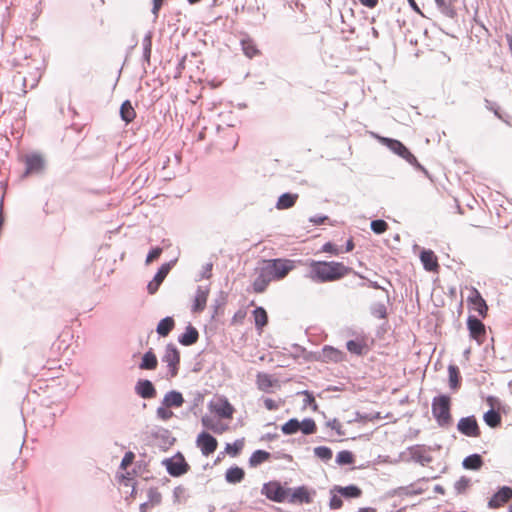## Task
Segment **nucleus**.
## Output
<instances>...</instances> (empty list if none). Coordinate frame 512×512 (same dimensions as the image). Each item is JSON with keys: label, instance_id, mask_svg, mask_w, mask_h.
Wrapping results in <instances>:
<instances>
[{"label": "nucleus", "instance_id": "f257e3e1", "mask_svg": "<svg viewBox=\"0 0 512 512\" xmlns=\"http://www.w3.org/2000/svg\"><path fill=\"white\" fill-rule=\"evenodd\" d=\"M309 270L305 277L315 283L338 281L348 275L352 268L337 261L310 260Z\"/></svg>", "mask_w": 512, "mask_h": 512}, {"label": "nucleus", "instance_id": "f03ea898", "mask_svg": "<svg viewBox=\"0 0 512 512\" xmlns=\"http://www.w3.org/2000/svg\"><path fill=\"white\" fill-rule=\"evenodd\" d=\"M378 139L384 146H386L394 154L403 158L410 165H412L417 171H420L423 174H425L427 177H429V172L427 171V169L418 162V160L414 156V154L400 140L394 139V138H389V137H383V136H379Z\"/></svg>", "mask_w": 512, "mask_h": 512}, {"label": "nucleus", "instance_id": "7ed1b4c3", "mask_svg": "<svg viewBox=\"0 0 512 512\" xmlns=\"http://www.w3.org/2000/svg\"><path fill=\"white\" fill-rule=\"evenodd\" d=\"M432 415L442 428L452 424L451 397L448 394H439L432 399Z\"/></svg>", "mask_w": 512, "mask_h": 512}, {"label": "nucleus", "instance_id": "20e7f679", "mask_svg": "<svg viewBox=\"0 0 512 512\" xmlns=\"http://www.w3.org/2000/svg\"><path fill=\"white\" fill-rule=\"evenodd\" d=\"M265 271L274 281L284 279L296 268V261L287 258H272L265 260Z\"/></svg>", "mask_w": 512, "mask_h": 512}, {"label": "nucleus", "instance_id": "39448f33", "mask_svg": "<svg viewBox=\"0 0 512 512\" xmlns=\"http://www.w3.org/2000/svg\"><path fill=\"white\" fill-rule=\"evenodd\" d=\"M288 492L287 482L283 483L279 480L265 482L261 488V494L274 503H286Z\"/></svg>", "mask_w": 512, "mask_h": 512}, {"label": "nucleus", "instance_id": "423d86ee", "mask_svg": "<svg viewBox=\"0 0 512 512\" xmlns=\"http://www.w3.org/2000/svg\"><path fill=\"white\" fill-rule=\"evenodd\" d=\"M161 464L166 468L167 473L172 477H181L190 470V465L181 452L174 456L164 458Z\"/></svg>", "mask_w": 512, "mask_h": 512}, {"label": "nucleus", "instance_id": "0eeeda50", "mask_svg": "<svg viewBox=\"0 0 512 512\" xmlns=\"http://www.w3.org/2000/svg\"><path fill=\"white\" fill-rule=\"evenodd\" d=\"M315 495L316 491L306 485H300L293 488L289 487L286 503L291 505L311 504Z\"/></svg>", "mask_w": 512, "mask_h": 512}, {"label": "nucleus", "instance_id": "6e6552de", "mask_svg": "<svg viewBox=\"0 0 512 512\" xmlns=\"http://www.w3.org/2000/svg\"><path fill=\"white\" fill-rule=\"evenodd\" d=\"M168 367L169 376L174 378L178 375L180 367V352L175 344L169 343L165 347V353L161 358Z\"/></svg>", "mask_w": 512, "mask_h": 512}, {"label": "nucleus", "instance_id": "1a4fd4ad", "mask_svg": "<svg viewBox=\"0 0 512 512\" xmlns=\"http://www.w3.org/2000/svg\"><path fill=\"white\" fill-rule=\"evenodd\" d=\"M177 259H173L169 262L163 263L156 274L154 275L153 279L148 283L147 285V291L149 294H155L166 276L169 274L170 270L175 265Z\"/></svg>", "mask_w": 512, "mask_h": 512}, {"label": "nucleus", "instance_id": "9d476101", "mask_svg": "<svg viewBox=\"0 0 512 512\" xmlns=\"http://www.w3.org/2000/svg\"><path fill=\"white\" fill-rule=\"evenodd\" d=\"M208 407L211 412L222 419H231L235 411L233 405L224 396L219 397L216 402L210 401Z\"/></svg>", "mask_w": 512, "mask_h": 512}, {"label": "nucleus", "instance_id": "9b49d317", "mask_svg": "<svg viewBox=\"0 0 512 512\" xmlns=\"http://www.w3.org/2000/svg\"><path fill=\"white\" fill-rule=\"evenodd\" d=\"M457 430L467 437H479L481 434L477 419L474 415L462 417L457 423Z\"/></svg>", "mask_w": 512, "mask_h": 512}, {"label": "nucleus", "instance_id": "f8f14e48", "mask_svg": "<svg viewBox=\"0 0 512 512\" xmlns=\"http://www.w3.org/2000/svg\"><path fill=\"white\" fill-rule=\"evenodd\" d=\"M196 446L200 449L202 455L207 457L215 452L218 447V441L207 431H202L196 438Z\"/></svg>", "mask_w": 512, "mask_h": 512}, {"label": "nucleus", "instance_id": "ddd939ff", "mask_svg": "<svg viewBox=\"0 0 512 512\" xmlns=\"http://www.w3.org/2000/svg\"><path fill=\"white\" fill-rule=\"evenodd\" d=\"M467 328L472 339L482 344L486 336V328L483 322L475 315H469L467 318Z\"/></svg>", "mask_w": 512, "mask_h": 512}, {"label": "nucleus", "instance_id": "4468645a", "mask_svg": "<svg viewBox=\"0 0 512 512\" xmlns=\"http://www.w3.org/2000/svg\"><path fill=\"white\" fill-rule=\"evenodd\" d=\"M256 386L264 393H273L280 388V381L273 375L266 372H258L256 375Z\"/></svg>", "mask_w": 512, "mask_h": 512}, {"label": "nucleus", "instance_id": "2eb2a0df", "mask_svg": "<svg viewBox=\"0 0 512 512\" xmlns=\"http://www.w3.org/2000/svg\"><path fill=\"white\" fill-rule=\"evenodd\" d=\"M512 499V488L510 486H501L492 495L488 501L490 509H497Z\"/></svg>", "mask_w": 512, "mask_h": 512}, {"label": "nucleus", "instance_id": "dca6fc26", "mask_svg": "<svg viewBox=\"0 0 512 512\" xmlns=\"http://www.w3.org/2000/svg\"><path fill=\"white\" fill-rule=\"evenodd\" d=\"M135 393L142 399L150 400L157 396V390L151 380L139 379L135 384Z\"/></svg>", "mask_w": 512, "mask_h": 512}, {"label": "nucleus", "instance_id": "f3484780", "mask_svg": "<svg viewBox=\"0 0 512 512\" xmlns=\"http://www.w3.org/2000/svg\"><path fill=\"white\" fill-rule=\"evenodd\" d=\"M467 300L471 305V308L478 312L480 316L485 317L487 315L488 305L476 288L471 289Z\"/></svg>", "mask_w": 512, "mask_h": 512}, {"label": "nucleus", "instance_id": "a211bd4d", "mask_svg": "<svg viewBox=\"0 0 512 512\" xmlns=\"http://www.w3.org/2000/svg\"><path fill=\"white\" fill-rule=\"evenodd\" d=\"M25 172L24 176L39 173L44 168V159L41 155L34 153L31 155H28L25 160Z\"/></svg>", "mask_w": 512, "mask_h": 512}, {"label": "nucleus", "instance_id": "6ab92c4d", "mask_svg": "<svg viewBox=\"0 0 512 512\" xmlns=\"http://www.w3.org/2000/svg\"><path fill=\"white\" fill-rule=\"evenodd\" d=\"M332 492L338 493L345 499H356L362 495L361 488L356 484H349L347 486L335 485L332 487Z\"/></svg>", "mask_w": 512, "mask_h": 512}, {"label": "nucleus", "instance_id": "aec40b11", "mask_svg": "<svg viewBox=\"0 0 512 512\" xmlns=\"http://www.w3.org/2000/svg\"><path fill=\"white\" fill-rule=\"evenodd\" d=\"M208 295H209L208 287H202V286L197 287L193 305H192V312L200 313L205 309Z\"/></svg>", "mask_w": 512, "mask_h": 512}, {"label": "nucleus", "instance_id": "412c9836", "mask_svg": "<svg viewBox=\"0 0 512 512\" xmlns=\"http://www.w3.org/2000/svg\"><path fill=\"white\" fill-rule=\"evenodd\" d=\"M184 402L185 399L180 391L170 390L164 395L161 404L169 408H179Z\"/></svg>", "mask_w": 512, "mask_h": 512}, {"label": "nucleus", "instance_id": "4be33fe9", "mask_svg": "<svg viewBox=\"0 0 512 512\" xmlns=\"http://www.w3.org/2000/svg\"><path fill=\"white\" fill-rule=\"evenodd\" d=\"M199 339L198 330L192 325L188 324L185 331L178 336V342L183 346H191Z\"/></svg>", "mask_w": 512, "mask_h": 512}, {"label": "nucleus", "instance_id": "5701e85b", "mask_svg": "<svg viewBox=\"0 0 512 512\" xmlns=\"http://www.w3.org/2000/svg\"><path fill=\"white\" fill-rule=\"evenodd\" d=\"M420 260L426 271L432 272L439 267L437 257L435 253L430 249H423L420 252Z\"/></svg>", "mask_w": 512, "mask_h": 512}, {"label": "nucleus", "instance_id": "b1692460", "mask_svg": "<svg viewBox=\"0 0 512 512\" xmlns=\"http://www.w3.org/2000/svg\"><path fill=\"white\" fill-rule=\"evenodd\" d=\"M150 435L156 440H160L164 446H171L175 442V438L172 437L171 432L163 427L155 426L151 429Z\"/></svg>", "mask_w": 512, "mask_h": 512}, {"label": "nucleus", "instance_id": "393cba45", "mask_svg": "<svg viewBox=\"0 0 512 512\" xmlns=\"http://www.w3.org/2000/svg\"><path fill=\"white\" fill-rule=\"evenodd\" d=\"M298 198L299 195L297 193H282L276 201L275 208L277 210H286L292 208L296 204Z\"/></svg>", "mask_w": 512, "mask_h": 512}, {"label": "nucleus", "instance_id": "a878e982", "mask_svg": "<svg viewBox=\"0 0 512 512\" xmlns=\"http://www.w3.org/2000/svg\"><path fill=\"white\" fill-rule=\"evenodd\" d=\"M271 281H274V280L272 278H270V276L266 273L265 267L263 266L260 269L257 277L253 281L252 287H253L254 292H256V293L265 292Z\"/></svg>", "mask_w": 512, "mask_h": 512}, {"label": "nucleus", "instance_id": "bb28decb", "mask_svg": "<svg viewBox=\"0 0 512 512\" xmlns=\"http://www.w3.org/2000/svg\"><path fill=\"white\" fill-rule=\"evenodd\" d=\"M158 366V359L153 351L152 348H150L148 351H146L142 357L141 361L138 364L139 369L141 370H155Z\"/></svg>", "mask_w": 512, "mask_h": 512}, {"label": "nucleus", "instance_id": "cd10ccee", "mask_svg": "<svg viewBox=\"0 0 512 512\" xmlns=\"http://www.w3.org/2000/svg\"><path fill=\"white\" fill-rule=\"evenodd\" d=\"M462 383V376L458 366L450 364L448 366V385L452 391L460 389Z\"/></svg>", "mask_w": 512, "mask_h": 512}, {"label": "nucleus", "instance_id": "c85d7f7f", "mask_svg": "<svg viewBox=\"0 0 512 512\" xmlns=\"http://www.w3.org/2000/svg\"><path fill=\"white\" fill-rule=\"evenodd\" d=\"M240 44L243 53L248 58L252 59L260 54V50L258 49L255 41L250 38L248 34H245V37L240 39Z\"/></svg>", "mask_w": 512, "mask_h": 512}, {"label": "nucleus", "instance_id": "c756f323", "mask_svg": "<svg viewBox=\"0 0 512 512\" xmlns=\"http://www.w3.org/2000/svg\"><path fill=\"white\" fill-rule=\"evenodd\" d=\"M484 465L482 456L478 453H473L466 456L462 461V466L466 470L478 471Z\"/></svg>", "mask_w": 512, "mask_h": 512}, {"label": "nucleus", "instance_id": "7c9ffc66", "mask_svg": "<svg viewBox=\"0 0 512 512\" xmlns=\"http://www.w3.org/2000/svg\"><path fill=\"white\" fill-rule=\"evenodd\" d=\"M346 349L356 356H363L368 352L365 340L351 339L346 342Z\"/></svg>", "mask_w": 512, "mask_h": 512}, {"label": "nucleus", "instance_id": "2f4dec72", "mask_svg": "<svg viewBox=\"0 0 512 512\" xmlns=\"http://www.w3.org/2000/svg\"><path fill=\"white\" fill-rule=\"evenodd\" d=\"M408 450L410 452L411 459L414 462L420 463L422 466L432 461V456L425 454L422 447L419 445L411 446Z\"/></svg>", "mask_w": 512, "mask_h": 512}, {"label": "nucleus", "instance_id": "473e14b6", "mask_svg": "<svg viewBox=\"0 0 512 512\" xmlns=\"http://www.w3.org/2000/svg\"><path fill=\"white\" fill-rule=\"evenodd\" d=\"M244 477V469L237 465L231 466L225 472V480L229 484H238L244 479Z\"/></svg>", "mask_w": 512, "mask_h": 512}, {"label": "nucleus", "instance_id": "72a5a7b5", "mask_svg": "<svg viewBox=\"0 0 512 512\" xmlns=\"http://www.w3.org/2000/svg\"><path fill=\"white\" fill-rule=\"evenodd\" d=\"M256 330L261 333L268 323V314L262 306H257L252 311Z\"/></svg>", "mask_w": 512, "mask_h": 512}, {"label": "nucleus", "instance_id": "f704fd0d", "mask_svg": "<svg viewBox=\"0 0 512 512\" xmlns=\"http://www.w3.org/2000/svg\"><path fill=\"white\" fill-rule=\"evenodd\" d=\"M175 326L174 318L166 316L161 319L156 327V332L160 337H167Z\"/></svg>", "mask_w": 512, "mask_h": 512}, {"label": "nucleus", "instance_id": "c9c22d12", "mask_svg": "<svg viewBox=\"0 0 512 512\" xmlns=\"http://www.w3.org/2000/svg\"><path fill=\"white\" fill-rule=\"evenodd\" d=\"M271 458V453L262 449L255 450L251 456L249 457L248 463L249 466L255 468L264 462L269 461Z\"/></svg>", "mask_w": 512, "mask_h": 512}, {"label": "nucleus", "instance_id": "e433bc0d", "mask_svg": "<svg viewBox=\"0 0 512 512\" xmlns=\"http://www.w3.org/2000/svg\"><path fill=\"white\" fill-rule=\"evenodd\" d=\"M120 118L126 124H129L136 117L135 109L130 100H125L120 106Z\"/></svg>", "mask_w": 512, "mask_h": 512}, {"label": "nucleus", "instance_id": "4c0bfd02", "mask_svg": "<svg viewBox=\"0 0 512 512\" xmlns=\"http://www.w3.org/2000/svg\"><path fill=\"white\" fill-rule=\"evenodd\" d=\"M483 420L487 426L493 429L500 427L502 424L501 414L493 408L484 413Z\"/></svg>", "mask_w": 512, "mask_h": 512}, {"label": "nucleus", "instance_id": "58836bf2", "mask_svg": "<svg viewBox=\"0 0 512 512\" xmlns=\"http://www.w3.org/2000/svg\"><path fill=\"white\" fill-rule=\"evenodd\" d=\"M152 37H153V34H145V37L143 38V41H142V46H143L142 61H143V66H144L145 70H146L145 65L149 66L151 63Z\"/></svg>", "mask_w": 512, "mask_h": 512}, {"label": "nucleus", "instance_id": "ea45409f", "mask_svg": "<svg viewBox=\"0 0 512 512\" xmlns=\"http://www.w3.org/2000/svg\"><path fill=\"white\" fill-rule=\"evenodd\" d=\"M428 478H421L416 483L401 488L405 495H420L426 491L424 484L428 481Z\"/></svg>", "mask_w": 512, "mask_h": 512}, {"label": "nucleus", "instance_id": "a19ab883", "mask_svg": "<svg viewBox=\"0 0 512 512\" xmlns=\"http://www.w3.org/2000/svg\"><path fill=\"white\" fill-rule=\"evenodd\" d=\"M322 358L324 361L339 362L342 360V352L332 346H324L322 349Z\"/></svg>", "mask_w": 512, "mask_h": 512}, {"label": "nucleus", "instance_id": "79ce46f5", "mask_svg": "<svg viewBox=\"0 0 512 512\" xmlns=\"http://www.w3.org/2000/svg\"><path fill=\"white\" fill-rule=\"evenodd\" d=\"M201 423L203 427L206 429L212 430L214 433L221 434L223 431L226 430V425H220L218 424L211 416L204 415L201 418Z\"/></svg>", "mask_w": 512, "mask_h": 512}, {"label": "nucleus", "instance_id": "37998d69", "mask_svg": "<svg viewBox=\"0 0 512 512\" xmlns=\"http://www.w3.org/2000/svg\"><path fill=\"white\" fill-rule=\"evenodd\" d=\"M244 448V439H237L233 443H227L224 452L221 454H228L231 457H237Z\"/></svg>", "mask_w": 512, "mask_h": 512}, {"label": "nucleus", "instance_id": "c03bdc74", "mask_svg": "<svg viewBox=\"0 0 512 512\" xmlns=\"http://www.w3.org/2000/svg\"><path fill=\"white\" fill-rule=\"evenodd\" d=\"M339 466L354 465L355 455L350 450L339 451L335 459Z\"/></svg>", "mask_w": 512, "mask_h": 512}, {"label": "nucleus", "instance_id": "a18cd8bd", "mask_svg": "<svg viewBox=\"0 0 512 512\" xmlns=\"http://www.w3.org/2000/svg\"><path fill=\"white\" fill-rule=\"evenodd\" d=\"M281 431L285 435H293L300 431V421L297 418H291L281 426Z\"/></svg>", "mask_w": 512, "mask_h": 512}, {"label": "nucleus", "instance_id": "49530a36", "mask_svg": "<svg viewBox=\"0 0 512 512\" xmlns=\"http://www.w3.org/2000/svg\"><path fill=\"white\" fill-rule=\"evenodd\" d=\"M314 456L323 462H328L333 457V451L328 446H317L313 449Z\"/></svg>", "mask_w": 512, "mask_h": 512}, {"label": "nucleus", "instance_id": "de8ad7c7", "mask_svg": "<svg viewBox=\"0 0 512 512\" xmlns=\"http://www.w3.org/2000/svg\"><path fill=\"white\" fill-rule=\"evenodd\" d=\"M300 431L304 435H311L317 431V425L312 418H304L300 421Z\"/></svg>", "mask_w": 512, "mask_h": 512}, {"label": "nucleus", "instance_id": "09e8293b", "mask_svg": "<svg viewBox=\"0 0 512 512\" xmlns=\"http://www.w3.org/2000/svg\"><path fill=\"white\" fill-rule=\"evenodd\" d=\"M370 313L378 319L387 318V308H386L385 304L380 303V302L373 303L370 306Z\"/></svg>", "mask_w": 512, "mask_h": 512}, {"label": "nucleus", "instance_id": "8fccbe9b", "mask_svg": "<svg viewBox=\"0 0 512 512\" xmlns=\"http://www.w3.org/2000/svg\"><path fill=\"white\" fill-rule=\"evenodd\" d=\"M471 485L470 478L466 476H461L459 480H457L454 484V489L457 495L466 493L467 489Z\"/></svg>", "mask_w": 512, "mask_h": 512}, {"label": "nucleus", "instance_id": "3c124183", "mask_svg": "<svg viewBox=\"0 0 512 512\" xmlns=\"http://www.w3.org/2000/svg\"><path fill=\"white\" fill-rule=\"evenodd\" d=\"M370 228L375 234L380 235L388 229V224L383 219H375L371 221Z\"/></svg>", "mask_w": 512, "mask_h": 512}, {"label": "nucleus", "instance_id": "603ef678", "mask_svg": "<svg viewBox=\"0 0 512 512\" xmlns=\"http://www.w3.org/2000/svg\"><path fill=\"white\" fill-rule=\"evenodd\" d=\"M298 394L304 395L305 398L303 400L304 406H309L312 410L316 411L318 409V404L315 400L314 394L309 390H303L298 392Z\"/></svg>", "mask_w": 512, "mask_h": 512}, {"label": "nucleus", "instance_id": "864d4df0", "mask_svg": "<svg viewBox=\"0 0 512 512\" xmlns=\"http://www.w3.org/2000/svg\"><path fill=\"white\" fill-rule=\"evenodd\" d=\"M343 497L340 496L336 492H332V488L330 489V501H329V508L331 510H338L342 508L343 506Z\"/></svg>", "mask_w": 512, "mask_h": 512}, {"label": "nucleus", "instance_id": "5fc2aeb1", "mask_svg": "<svg viewBox=\"0 0 512 512\" xmlns=\"http://www.w3.org/2000/svg\"><path fill=\"white\" fill-rule=\"evenodd\" d=\"M156 415L160 420L167 421L174 416V413L171 411V408L161 404L156 410Z\"/></svg>", "mask_w": 512, "mask_h": 512}, {"label": "nucleus", "instance_id": "6e6d98bb", "mask_svg": "<svg viewBox=\"0 0 512 512\" xmlns=\"http://www.w3.org/2000/svg\"><path fill=\"white\" fill-rule=\"evenodd\" d=\"M148 496V502L152 506L158 505L161 503V493L157 490V488H150L147 493Z\"/></svg>", "mask_w": 512, "mask_h": 512}, {"label": "nucleus", "instance_id": "4d7b16f0", "mask_svg": "<svg viewBox=\"0 0 512 512\" xmlns=\"http://www.w3.org/2000/svg\"><path fill=\"white\" fill-rule=\"evenodd\" d=\"M162 252H163V249L161 247H159V246L152 247L146 256L145 263L148 265V264L152 263L154 260H157L161 256Z\"/></svg>", "mask_w": 512, "mask_h": 512}, {"label": "nucleus", "instance_id": "13d9d810", "mask_svg": "<svg viewBox=\"0 0 512 512\" xmlns=\"http://www.w3.org/2000/svg\"><path fill=\"white\" fill-rule=\"evenodd\" d=\"M212 269H213V263H206L202 267V271L200 274L195 278L196 281H200L202 279H210L212 276Z\"/></svg>", "mask_w": 512, "mask_h": 512}, {"label": "nucleus", "instance_id": "bf43d9fd", "mask_svg": "<svg viewBox=\"0 0 512 512\" xmlns=\"http://www.w3.org/2000/svg\"><path fill=\"white\" fill-rule=\"evenodd\" d=\"M135 460V454L132 451H128L124 454L121 463L120 468L123 470H126Z\"/></svg>", "mask_w": 512, "mask_h": 512}, {"label": "nucleus", "instance_id": "052dcab7", "mask_svg": "<svg viewBox=\"0 0 512 512\" xmlns=\"http://www.w3.org/2000/svg\"><path fill=\"white\" fill-rule=\"evenodd\" d=\"M322 251L332 255H338L340 252H343V250H340L335 243L330 241L323 244Z\"/></svg>", "mask_w": 512, "mask_h": 512}, {"label": "nucleus", "instance_id": "680f3d73", "mask_svg": "<svg viewBox=\"0 0 512 512\" xmlns=\"http://www.w3.org/2000/svg\"><path fill=\"white\" fill-rule=\"evenodd\" d=\"M326 425L328 427H330L332 430H335V432L337 433L338 436H344L345 435V432L342 430V426L341 424L339 423V421L334 418L332 420H329Z\"/></svg>", "mask_w": 512, "mask_h": 512}, {"label": "nucleus", "instance_id": "e2e57ef3", "mask_svg": "<svg viewBox=\"0 0 512 512\" xmlns=\"http://www.w3.org/2000/svg\"><path fill=\"white\" fill-rule=\"evenodd\" d=\"M184 493H185V488L183 486L179 485V486L175 487L173 490L174 503H180L181 497L184 495Z\"/></svg>", "mask_w": 512, "mask_h": 512}, {"label": "nucleus", "instance_id": "0e129e2a", "mask_svg": "<svg viewBox=\"0 0 512 512\" xmlns=\"http://www.w3.org/2000/svg\"><path fill=\"white\" fill-rule=\"evenodd\" d=\"M327 220H329V217L326 215H315L309 218V222L312 223L313 225H322Z\"/></svg>", "mask_w": 512, "mask_h": 512}, {"label": "nucleus", "instance_id": "69168bd1", "mask_svg": "<svg viewBox=\"0 0 512 512\" xmlns=\"http://www.w3.org/2000/svg\"><path fill=\"white\" fill-rule=\"evenodd\" d=\"M263 402L265 408L269 411H275L279 408V404L271 398H264Z\"/></svg>", "mask_w": 512, "mask_h": 512}, {"label": "nucleus", "instance_id": "338daca9", "mask_svg": "<svg viewBox=\"0 0 512 512\" xmlns=\"http://www.w3.org/2000/svg\"><path fill=\"white\" fill-rule=\"evenodd\" d=\"M404 36H405V40H409V43L411 45H417L420 40L421 41L426 40L428 37V34H425V33L418 34V37H416V38L411 37L409 39H407V34H404Z\"/></svg>", "mask_w": 512, "mask_h": 512}, {"label": "nucleus", "instance_id": "774afa93", "mask_svg": "<svg viewBox=\"0 0 512 512\" xmlns=\"http://www.w3.org/2000/svg\"><path fill=\"white\" fill-rule=\"evenodd\" d=\"M165 0H153L152 13L157 17L158 12L163 6Z\"/></svg>", "mask_w": 512, "mask_h": 512}]
</instances>
